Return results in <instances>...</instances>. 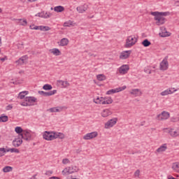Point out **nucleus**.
Listing matches in <instances>:
<instances>
[{
    "label": "nucleus",
    "mask_w": 179,
    "mask_h": 179,
    "mask_svg": "<svg viewBox=\"0 0 179 179\" xmlns=\"http://www.w3.org/2000/svg\"><path fill=\"white\" fill-rule=\"evenodd\" d=\"M24 131H23V129H22L21 127H15V133H17V134H23Z\"/></svg>",
    "instance_id": "f704fd0d"
},
{
    "label": "nucleus",
    "mask_w": 179,
    "mask_h": 179,
    "mask_svg": "<svg viewBox=\"0 0 179 179\" xmlns=\"http://www.w3.org/2000/svg\"><path fill=\"white\" fill-rule=\"evenodd\" d=\"M12 108H13V106L8 105V106H6V110H10Z\"/></svg>",
    "instance_id": "09e8293b"
},
{
    "label": "nucleus",
    "mask_w": 179,
    "mask_h": 179,
    "mask_svg": "<svg viewBox=\"0 0 179 179\" xmlns=\"http://www.w3.org/2000/svg\"><path fill=\"white\" fill-rule=\"evenodd\" d=\"M119 92H120L119 91H116L114 90H109L108 92H106V94L110 95V94H113Z\"/></svg>",
    "instance_id": "79ce46f5"
},
{
    "label": "nucleus",
    "mask_w": 179,
    "mask_h": 179,
    "mask_svg": "<svg viewBox=\"0 0 179 179\" xmlns=\"http://www.w3.org/2000/svg\"><path fill=\"white\" fill-rule=\"evenodd\" d=\"M39 30L43 31H48L50 30V27L48 26H41V28L39 29Z\"/></svg>",
    "instance_id": "ea45409f"
},
{
    "label": "nucleus",
    "mask_w": 179,
    "mask_h": 179,
    "mask_svg": "<svg viewBox=\"0 0 179 179\" xmlns=\"http://www.w3.org/2000/svg\"><path fill=\"white\" fill-rule=\"evenodd\" d=\"M112 115V112L109 109H104L103 112H101V117H106L109 115Z\"/></svg>",
    "instance_id": "393cba45"
},
{
    "label": "nucleus",
    "mask_w": 179,
    "mask_h": 179,
    "mask_svg": "<svg viewBox=\"0 0 179 179\" xmlns=\"http://www.w3.org/2000/svg\"><path fill=\"white\" fill-rule=\"evenodd\" d=\"M53 10L57 13H62L63 11H64V7L62 6H57L54 7Z\"/></svg>",
    "instance_id": "bb28decb"
},
{
    "label": "nucleus",
    "mask_w": 179,
    "mask_h": 179,
    "mask_svg": "<svg viewBox=\"0 0 179 179\" xmlns=\"http://www.w3.org/2000/svg\"><path fill=\"white\" fill-rule=\"evenodd\" d=\"M171 168L176 173H179V162H174Z\"/></svg>",
    "instance_id": "c756f323"
},
{
    "label": "nucleus",
    "mask_w": 179,
    "mask_h": 179,
    "mask_svg": "<svg viewBox=\"0 0 179 179\" xmlns=\"http://www.w3.org/2000/svg\"><path fill=\"white\" fill-rule=\"evenodd\" d=\"M168 179H178V178H176L174 177H169V178H168Z\"/></svg>",
    "instance_id": "4d7b16f0"
},
{
    "label": "nucleus",
    "mask_w": 179,
    "mask_h": 179,
    "mask_svg": "<svg viewBox=\"0 0 179 179\" xmlns=\"http://www.w3.org/2000/svg\"><path fill=\"white\" fill-rule=\"evenodd\" d=\"M166 149H167L166 144L164 143V144L160 145V147H159L158 149H157V152L162 153L163 152H166Z\"/></svg>",
    "instance_id": "a878e982"
},
{
    "label": "nucleus",
    "mask_w": 179,
    "mask_h": 179,
    "mask_svg": "<svg viewBox=\"0 0 179 179\" xmlns=\"http://www.w3.org/2000/svg\"><path fill=\"white\" fill-rule=\"evenodd\" d=\"M130 94L134 96H139L142 95V92H141V90L139 89H133L131 91H130Z\"/></svg>",
    "instance_id": "5701e85b"
},
{
    "label": "nucleus",
    "mask_w": 179,
    "mask_h": 179,
    "mask_svg": "<svg viewBox=\"0 0 179 179\" xmlns=\"http://www.w3.org/2000/svg\"><path fill=\"white\" fill-rule=\"evenodd\" d=\"M49 179H59L58 177L52 176L49 178Z\"/></svg>",
    "instance_id": "5fc2aeb1"
},
{
    "label": "nucleus",
    "mask_w": 179,
    "mask_h": 179,
    "mask_svg": "<svg viewBox=\"0 0 179 179\" xmlns=\"http://www.w3.org/2000/svg\"><path fill=\"white\" fill-rule=\"evenodd\" d=\"M11 153H17L19 154L20 151L19 150H17V148H10V151Z\"/></svg>",
    "instance_id": "a18cd8bd"
},
{
    "label": "nucleus",
    "mask_w": 179,
    "mask_h": 179,
    "mask_svg": "<svg viewBox=\"0 0 179 179\" xmlns=\"http://www.w3.org/2000/svg\"><path fill=\"white\" fill-rule=\"evenodd\" d=\"M8 116H6V115H1V116H0V122H8Z\"/></svg>",
    "instance_id": "473e14b6"
},
{
    "label": "nucleus",
    "mask_w": 179,
    "mask_h": 179,
    "mask_svg": "<svg viewBox=\"0 0 179 179\" xmlns=\"http://www.w3.org/2000/svg\"><path fill=\"white\" fill-rule=\"evenodd\" d=\"M50 52H52V55L57 57L61 55V52L60 50H59L58 48H52V50H50Z\"/></svg>",
    "instance_id": "c85d7f7f"
},
{
    "label": "nucleus",
    "mask_w": 179,
    "mask_h": 179,
    "mask_svg": "<svg viewBox=\"0 0 179 179\" xmlns=\"http://www.w3.org/2000/svg\"><path fill=\"white\" fill-rule=\"evenodd\" d=\"M151 44L152 43H150V41H149L148 39H144V41H143V42H141V45H143V46L144 48H148Z\"/></svg>",
    "instance_id": "2f4dec72"
},
{
    "label": "nucleus",
    "mask_w": 179,
    "mask_h": 179,
    "mask_svg": "<svg viewBox=\"0 0 179 179\" xmlns=\"http://www.w3.org/2000/svg\"><path fill=\"white\" fill-rule=\"evenodd\" d=\"M165 133L169 134L171 138H177L179 136V130L173 128H164L163 129Z\"/></svg>",
    "instance_id": "39448f33"
},
{
    "label": "nucleus",
    "mask_w": 179,
    "mask_h": 179,
    "mask_svg": "<svg viewBox=\"0 0 179 179\" xmlns=\"http://www.w3.org/2000/svg\"><path fill=\"white\" fill-rule=\"evenodd\" d=\"M167 59L168 57H165L164 59L162 60V62H160V71H165L168 70L169 63Z\"/></svg>",
    "instance_id": "9b49d317"
},
{
    "label": "nucleus",
    "mask_w": 179,
    "mask_h": 179,
    "mask_svg": "<svg viewBox=\"0 0 179 179\" xmlns=\"http://www.w3.org/2000/svg\"><path fill=\"white\" fill-rule=\"evenodd\" d=\"M120 89H122L123 90H125V89H127V86L124 85L123 87H118Z\"/></svg>",
    "instance_id": "864d4df0"
},
{
    "label": "nucleus",
    "mask_w": 179,
    "mask_h": 179,
    "mask_svg": "<svg viewBox=\"0 0 179 179\" xmlns=\"http://www.w3.org/2000/svg\"><path fill=\"white\" fill-rule=\"evenodd\" d=\"M0 13H1V8H0Z\"/></svg>",
    "instance_id": "e2e57ef3"
},
{
    "label": "nucleus",
    "mask_w": 179,
    "mask_h": 179,
    "mask_svg": "<svg viewBox=\"0 0 179 179\" xmlns=\"http://www.w3.org/2000/svg\"><path fill=\"white\" fill-rule=\"evenodd\" d=\"M176 6H179V1H176Z\"/></svg>",
    "instance_id": "bf43d9fd"
},
{
    "label": "nucleus",
    "mask_w": 179,
    "mask_h": 179,
    "mask_svg": "<svg viewBox=\"0 0 179 179\" xmlns=\"http://www.w3.org/2000/svg\"><path fill=\"white\" fill-rule=\"evenodd\" d=\"M41 96H43L44 97H48V96H52L54 94H57V90H54L51 92H44V91H39L38 92Z\"/></svg>",
    "instance_id": "4468645a"
},
{
    "label": "nucleus",
    "mask_w": 179,
    "mask_h": 179,
    "mask_svg": "<svg viewBox=\"0 0 179 179\" xmlns=\"http://www.w3.org/2000/svg\"><path fill=\"white\" fill-rule=\"evenodd\" d=\"M71 179H77V178H71Z\"/></svg>",
    "instance_id": "69168bd1"
},
{
    "label": "nucleus",
    "mask_w": 179,
    "mask_h": 179,
    "mask_svg": "<svg viewBox=\"0 0 179 179\" xmlns=\"http://www.w3.org/2000/svg\"><path fill=\"white\" fill-rule=\"evenodd\" d=\"M112 90H115V91H117V92H122V91H123L124 90L117 87V88H115V89H112Z\"/></svg>",
    "instance_id": "603ef678"
},
{
    "label": "nucleus",
    "mask_w": 179,
    "mask_h": 179,
    "mask_svg": "<svg viewBox=\"0 0 179 179\" xmlns=\"http://www.w3.org/2000/svg\"><path fill=\"white\" fill-rule=\"evenodd\" d=\"M5 152H10V148L5 150Z\"/></svg>",
    "instance_id": "6e6d98bb"
},
{
    "label": "nucleus",
    "mask_w": 179,
    "mask_h": 179,
    "mask_svg": "<svg viewBox=\"0 0 179 179\" xmlns=\"http://www.w3.org/2000/svg\"><path fill=\"white\" fill-rule=\"evenodd\" d=\"M52 174V171H46V172H45V176H51Z\"/></svg>",
    "instance_id": "de8ad7c7"
},
{
    "label": "nucleus",
    "mask_w": 179,
    "mask_h": 179,
    "mask_svg": "<svg viewBox=\"0 0 179 179\" xmlns=\"http://www.w3.org/2000/svg\"><path fill=\"white\" fill-rule=\"evenodd\" d=\"M61 137L62 139L64 138L63 133L60 132H54V131H45L43 134V138L45 141H50Z\"/></svg>",
    "instance_id": "f03ea898"
},
{
    "label": "nucleus",
    "mask_w": 179,
    "mask_h": 179,
    "mask_svg": "<svg viewBox=\"0 0 179 179\" xmlns=\"http://www.w3.org/2000/svg\"><path fill=\"white\" fill-rule=\"evenodd\" d=\"M96 136H98V132L93 131L84 135V136L83 137V139L85 141H89V140L94 139Z\"/></svg>",
    "instance_id": "1a4fd4ad"
},
{
    "label": "nucleus",
    "mask_w": 179,
    "mask_h": 179,
    "mask_svg": "<svg viewBox=\"0 0 179 179\" xmlns=\"http://www.w3.org/2000/svg\"><path fill=\"white\" fill-rule=\"evenodd\" d=\"M29 28L31 30H39L41 29V26L30 25Z\"/></svg>",
    "instance_id": "37998d69"
},
{
    "label": "nucleus",
    "mask_w": 179,
    "mask_h": 179,
    "mask_svg": "<svg viewBox=\"0 0 179 179\" xmlns=\"http://www.w3.org/2000/svg\"><path fill=\"white\" fill-rule=\"evenodd\" d=\"M52 86L49 84H45L43 86V90H45V91L52 90Z\"/></svg>",
    "instance_id": "72a5a7b5"
},
{
    "label": "nucleus",
    "mask_w": 179,
    "mask_h": 179,
    "mask_svg": "<svg viewBox=\"0 0 179 179\" xmlns=\"http://www.w3.org/2000/svg\"><path fill=\"white\" fill-rule=\"evenodd\" d=\"M51 9L52 10V8Z\"/></svg>",
    "instance_id": "774afa93"
},
{
    "label": "nucleus",
    "mask_w": 179,
    "mask_h": 179,
    "mask_svg": "<svg viewBox=\"0 0 179 179\" xmlns=\"http://www.w3.org/2000/svg\"><path fill=\"white\" fill-rule=\"evenodd\" d=\"M164 31L159 33V36L162 38L169 37L170 36L169 32L166 31V28H162Z\"/></svg>",
    "instance_id": "cd10ccee"
},
{
    "label": "nucleus",
    "mask_w": 179,
    "mask_h": 179,
    "mask_svg": "<svg viewBox=\"0 0 179 179\" xmlns=\"http://www.w3.org/2000/svg\"><path fill=\"white\" fill-rule=\"evenodd\" d=\"M69 43V40L68 38H62L59 42H57V44L60 47H66Z\"/></svg>",
    "instance_id": "4be33fe9"
},
{
    "label": "nucleus",
    "mask_w": 179,
    "mask_h": 179,
    "mask_svg": "<svg viewBox=\"0 0 179 179\" xmlns=\"http://www.w3.org/2000/svg\"><path fill=\"white\" fill-rule=\"evenodd\" d=\"M57 85L59 87H62L63 88H66L70 85L68 81H64L62 80H57Z\"/></svg>",
    "instance_id": "f3484780"
},
{
    "label": "nucleus",
    "mask_w": 179,
    "mask_h": 179,
    "mask_svg": "<svg viewBox=\"0 0 179 179\" xmlns=\"http://www.w3.org/2000/svg\"><path fill=\"white\" fill-rule=\"evenodd\" d=\"M131 52V50L123 51L122 52V53H120V56H119V58H120V59L122 60L127 59L129 57Z\"/></svg>",
    "instance_id": "dca6fc26"
},
{
    "label": "nucleus",
    "mask_w": 179,
    "mask_h": 179,
    "mask_svg": "<svg viewBox=\"0 0 179 179\" xmlns=\"http://www.w3.org/2000/svg\"><path fill=\"white\" fill-rule=\"evenodd\" d=\"M144 72H145V73H148V74L152 73L151 71L148 69H145Z\"/></svg>",
    "instance_id": "8fccbe9b"
},
{
    "label": "nucleus",
    "mask_w": 179,
    "mask_h": 179,
    "mask_svg": "<svg viewBox=\"0 0 179 179\" xmlns=\"http://www.w3.org/2000/svg\"><path fill=\"white\" fill-rule=\"evenodd\" d=\"M128 71H129V66L127 64H124L123 66H121L117 69V71L120 75L127 74L128 73Z\"/></svg>",
    "instance_id": "6e6552de"
},
{
    "label": "nucleus",
    "mask_w": 179,
    "mask_h": 179,
    "mask_svg": "<svg viewBox=\"0 0 179 179\" xmlns=\"http://www.w3.org/2000/svg\"><path fill=\"white\" fill-rule=\"evenodd\" d=\"M35 16L40 17L44 19H48L50 17V13L43 11L41 13H38V14L35 15Z\"/></svg>",
    "instance_id": "aec40b11"
},
{
    "label": "nucleus",
    "mask_w": 179,
    "mask_h": 179,
    "mask_svg": "<svg viewBox=\"0 0 179 179\" xmlns=\"http://www.w3.org/2000/svg\"><path fill=\"white\" fill-rule=\"evenodd\" d=\"M6 152L5 151V148H0V157L4 156Z\"/></svg>",
    "instance_id": "c03bdc74"
},
{
    "label": "nucleus",
    "mask_w": 179,
    "mask_h": 179,
    "mask_svg": "<svg viewBox=\"0 0 179 179\" xmlns=\"http://www.w3.org/2000/svg\"><path fill=\"white\" fill-rule=\"evenodd\" d=\"M1 45V38H0V46Z\"/></svg>",
    "instance_id": "680f3d73"
},
{
    "label": "nucleus",
    "mask_w": 179,
    "mask_h": 179,
    "mask_svg": "<svg viewBox=\"0 0 179 179\" xmlns=\"http://www.w3.org/2000/svg\"><path fill=\"white\" fill-rule=\"evenodd\" d=\"M87 10H88V6L87 4L76 7V11H78V13L80 14L84 13L85 11H87Z\"/></svg>",
    "instance_id": "2eb2a0df"
},
{
    "label": "nucleus",
    "mask_w": 179,
    "mask_h": 179,
    "mask_svg": "<svg viewBox=\"0 0 179 179\" xmlns=\"http://www.w3.org/2000/svg\"><path fill=\"white\" fill-rule=\"evenodd\" d=\"M11 171H13V168L11 166H5L3 169V171L4 173H10Z\"/></svg>",
    "instance_id": "4c0bfd02"
},
{
    "label": "nucleus",
    "mask_w": 179,
    "mask_h": 179,
    "mask_svg": "<svg viewBox=\"0 0 179 179\" xmlns=\"http://www.w3.org/2000/svg\"><path fill=\"white\" fill-rule=\"evenodd\" d=\"M79 169L77 166H71L65 168L64 171H63V174H73L74 173H77Z\"/></svg>",
    "instance_id": "423d86ee"
},
{
    "label": "nucleus",
    "mask_w": 179,
    "mask_h": 179,
    "mask_svg": "<svg viewBox=\"0 0 179 179\" xmlns=\"http://www.w3.org/2000/svg\"><path fill=\"white\" fill-rule=\"evenodd\" d=\"M73 21H71V20L64 22L65 27H71L73 26Z\"/></svg>",
    "instance_id": "a19ab883"
},
{
    "label": "nucleus",
    "mask_w": 179,
    "mask_h": 179,
    "mask_svg": "<svg viewBox=\"0 0 179 179\" xmlns=\"http://www.w3.org/2000/svg\"><path fill=\"white\" fill-rule=\"evenodd\" d=\"M17 21L20 22V25L22 26H27V24H28V22H27L26 20H23V19H17Z\"/></svg>",
    "instance_id": "58836bf2"
},
{
    "label": "nucleus",
    "mask_w": 179,
    "mask_h": 179,
    "mask_svg": "<svg viewBox=\"0 0 179 179\" xmlns=\"http://www.w3.org/2000/svg\"><path fill=\"white\" fill-rule=\"evenodd\" d=\"M69 163V159H63V164H66Z\"/></svg>",
    "instance_id": "3c124183"
},
{
    "label": "nucleus",
    "mask_w": 179,
    "mask_h": 179,
    "mask_svg": "<svg viewBox=\"0 0 179 179\" xmlns=\"http://www.w3.org/2000/svg\"><path fill=\"white\" fill-rule=\"evenodd\" d=\"M0 61L4 62L5 61V58H0Z\"/></svg>",
    "instance_id": "13d9d810"
},
{
    "label": "nucleus",
    "mask_w": 179,
    "mask_h": 179,
    "mask_svg": "<svg viewBox=\"0 0 179 179\" xmlns=\"http://www.w3.org/2000/svg\"><path fill=\"white\" fill-rule=\"evenodd\" d=\"M138 41V38H136L134 36H129L128 38H127L125 45H124V47L125 48H131L133 47L135 43Z\"/></svg>",
    "instance_id": "7ed1b4c3"
},
{
    "label": "nucleus",
    "mask_w": 179,
    "mask_h": 179,
    "mask_svg": "<svg viewBox=\"0 0 179 179\" xmlns=\"http://www.w3.org/2000/svg\"><path fill=\"white\" fill-rule=\"evenodd\" d=\"M169 117H170V114L166 111H163L162 112L161 114H159L157 115L158 120H160V121L166 120H168V118H169Z\"/></svg>",
    "instance_id": "f8f14e48"
},
{
    "label": "nucleus",
    "mask_w": 179,
    "mask_h": 179,
    "mask_svg": "<svg viewBox=\"0 0 179 179\" xmlns=\"http://www.w3.org/2000/svg\"><path fill=\"white\" fill-rule=\"evenodd\" d=\"M150 15L154 16V20L157 21V25L164 24V18L162 16H168L171 15L169 12H152Z\"/></svg>",
    "instance_id": "f257e3e1"
},
{
    "label": "nucleus",
    "mask_w": 179,
    "mask_h": 179,
    "mask_svg": "<svg viewBox=\"0 0 179 179\" xmlns=\"http://www.w3.org/2000/svg\"><path fill=\"white\" fill-rule=\"evenodd\" d=\"M105 99L103 97H98V98H95L94 99V103H96V104H99L100 102H101L102 101H103Z\"/></svg>",
    "instance_id": "c9c22d12"
},
{
    "label": "nucleus",
    "mask_w": 179,
    "mask_h": 179,
    "mask_svg": "<svg viewBox=\"0 0 179 179\" xmlns=\"http://www.w3.org/2000/svg\"><path fill=\"white\" fill-rule=\"evenodd\" d=\"M64 107L63 106H57L54 108H50L48 109V111L50 113H60L63 110Z\"/></svg>",
    "instance_id": "412c9836"
},
{
    "label": "nucleus",
    "mask_w": 179,
    "mask_h": 179,
    "mask_svg": "<svg viewBox=\"0 0 179 179\" xmlns=\"http://www.w3.org/2000/svg\"><path fill=\"white\" fill-rule=\"evenodd\" d=\"M28 91H22V92H19L18 97L20 99H23L25 96L28 95Z\"/></svg>",
    "instance_id": "7c9ffc66"
},
{
    "label": "nucleus",
    "mask_w": 179,
    "mask_h": 179,
    "mask_svg": "<svg viewBox=\"0 0 179 179\" xmlns=\"http://www.w3.org/2000/svg\"><path fill=\"white\" fill-rule=\"evenodd\" d=\"M140 174H141V171L139 170H136L134 173V176L139 177Z\"/></svg>",
    "instance_id": "49530a36"
},
{
    "label": "nucleus",
    "mask_w": 179,
    "mask_h": 179,
    "mask_svg": "<svg viewBox=\"0 0 179 179\" xmlns=\"http://www.w3.org/2000/svg\"><path fill=\"white\" fill-rule=\"evenodd\" d=\"M90 18H93V17H90Z\"/></svg>",
    "instance_id": "338daca9"
},
{
    "label": "nucleus",
    "mask_w": 179,
    "mask_h": 179,
    "mask_svg": "<svg viewBox=\"0 0 179 179\" xmlns=\"http://www.w3.org/2000/svg\"><path fill=\"white\" fill-rule=\"evenodd\" d=\"M171 122H176V120H173V119H171Z\"/></svg>",
    "instance_id": "052dcab7"
},
{
    "label": "nucleus",
    "mask_w": 179,
    "mask_h": 179,
    "mask_svg": "<svg viewBox=\"0 0 179 179\" xmlns=\"http://www.w3.org/2000/svg\"><path fill=\"white\" fill-rule=\"evenodd\" d=\"M29 1L31 2L32 1L31 0H29Z\"/></svg>",
    "instance_id": "0e129e2a"
},
{
    "label": "nucleus",
    "mask_w": 179,
    "mask_h": 179,
    "mask_svg": "<svg viewBox=\"0 0 179 179\" xmlns=\"http://www.w3.org/2000/svg\"><path fill=\"white\" fill-rule=\"evenodd\" d=\"M36 101V98L34 96H27L25 97L24 101L20 103L22 107H29L33 106V104Z\"/></svg>",
    "instance_id": "20e7f679"
},
{
    "label": "nucleus",
    "mask_w": 179,
    "mask_h": 179,
    "mask_svg": "<svg viewBox=\"0 0 179 179\" xmlns=\"http://www.w3.org/2000/svg\"><path fill=\"white\" fill-rule=\"evenodd\" d=\"M112 103H113L112 98H105L102 101H100L99 103L98 104L108 105V104H112Z\"/></svg>",
    "instance_id": "b1692460"
},
{
    "label": "nucleus",
    "mask_w": 179,
    "mask_h": 179,
    "mask_svg": "<svg viewBox=\"0 0 179 179\" xmlns=\"http://www.w3.org/2000/svg\"><path fill=\"white\" fill-rule=\"evenodd\" d=\"M22 143H23V141L20 138H15L14 141H13V146L15 148L20 147Z\"/></svg>",
    "instance_id": "6ab92c4d"
},
{
    "label": "nucleus",
    "mask_w": 179,
    "mask_h": 179,
    "mask_svg": "<svg viewBox=\"0 0 179 179\" xmlns=\"http://www.w3.org/2000/svg\"><path fill=\"white\" fill-rule=\"evenodd\" d=\"M176 92H177V90H176L175 88L166 89L164 91L160 92V96H168L169 94H172Z\"/></svg>",
    "instance_id": "ddd939ff"
},
{
    "label": "nucleus",
    "mask_w": 179,
    "mask_h": 179,
    "mask_svg": "<svg viewBox=\"0 0 179 179\" xmlns=\"http://www.w3.org/2000/svg\"><path fill=\"white\" fill-rule=\"evenodd\" d=\"M96 79H98V80H99V81L106 80V76H104L103 74H99V75L96 76Z\"/></svg>",
    "instance_id": "e433bc0d"
},
{
    "label": "nucleus",
    "mask_w": 179,
    "mask_h": 179,
    "mask_svg": "<svg viewBox=\"0 0 179 179\" xmlns=\"http://www.w3.org/2000/svg\"><path fill=\"white\" fill-rule=\"evenodd\" d=\"M28 60V55L22 56L17 60L16 63L17 65H23Z\"/></svg>",
    "instance_id": "a211bd4d"
},
{
    "label": "nucleus",
    "mask_w": 179,
    "mask_h": 179,
    "mask_svg": "<svg viewBox=\"0 0 179 179\" xmlns=\"http://www.w3.org/2000/svg\"><path fill=\"white\" fill-rule=\"evenodd\" d=\"M20 139H24L27 141L31 140V134L28 131H24V132L20 134Z\"/></svg>",
    "instance_id": "9d476101"
},
{
    "label": "nucleus",
    "mask_w": 179,
    "mask_h": 179,
    "mask_svg": "<svg viewBox=\"0 0 179 179\" xmlns=\"http://www.w3.org/2000/svg\"><path fill=\"white\" fill-rule=\"evenodd\" d=\"M117 122H118L117 118L110 119V120L105 122V129H109L112 128L113 127H114V125H115L117 124Z\"/></svg>",
    "instance_id": "0eeeda50"
}]
</instances>
